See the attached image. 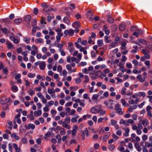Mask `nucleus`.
<instances>
[{
    "label": "nucleus",
    "mask_w": 152,
    "mask_h": 152,
    "mask_svg": "<svg viewBox=\"0 0 152 152\" xmlns=\"http://www.w3.org/2000/svg\"><path fill=\"white\" fill-rule=\"evenodd\" d=\"M90 112L94 114L99 113L100 116L104 115L106 113V111L102 108V106L100 105H98L92 107L90 109Z\"/></svg>",
    "instance_id": "obj_1"
},
{
    "label": "nucleus",
    "mask_w": 152,
    "mask_h": 152,
    "mask_svg": "<svg viewBox=\"0 0 152 152\" xmlns=\"http://www.w3.org/2000/svg\"><path fill=\"white\" fill-rule=\"evenodd\" d=\"M10 101V98H7L5 96H2L0 98V103L2 104H5L6 103L8 104Z\"/></svg>",
    "instance_id": "obj_2"
},
{
    "label": "nucleus",
    "mask_w": 152,
    "mask_h": 152,
    "mask_svg": "<svg viewBox=\"0 0 152 152\" xmlns=\"http://www.w3.org/2000/svg\"><path fill=\"white\" fill-rule=\"evenodd\" d=\"M115 110L116 113L119 115H123L124 113V112L122 111V109L121 107V105L119 104H115Z\"/></svg>",
    "instance_id": "obj_3"
},
{
    "label": "nucleus",
    "mask_w": 152,
    "mask_h": 152,
    "mask_svg": "<svg viewBox=\"0 0 152 152\" xmlns=\"http://www.w3.org/2000/svg\"><path fill=\"white\" fill-rule=\"evenodd\" d=\"M113 100L110 99H109L108 102L107 101H105L104 102V104L106 105V106H107V107L110 109H113Z\"/></svg>",
    "instance_id": "obj_4"
},
{
    "label": "nucleus",
    "mask_w": 152,
    "mask_h": 152,
    "mask_svg": "<svg viewBox=\"0 0 152 152\" xmlns=\"http://www.w3.org/2000/svg\"><path fill=\"white\" fill-rule=\"evenodd\" d=\"M74 31L72 29L66 30L64 31V33L66 35H69L70 36H72L74 34Z\"/></svg>",
    "instance_id": "obj_5"
},
{
    "label": "nucleus",
    "mask_w": 152,
    "mask_h": 152,
    "mask_svg": "<svg viewBox=\"0 0 152 152\" xmlns=\"http://www.w3.org/2000/svg\"><path fill=\"white\" fill-rule=\"evenodd\" d=\"M86 134V137H88V131L87 128L86 129V130L82 131L81 136L82 137L83 140H85Z\"/></svg>",
    "instance_id": "obj_6"
},
{
    "label": "nucleus",
    "mask_w": 152,
    "mask_h": 152,
    "mask_svg": "<svg viewBox=\"0 0 152 152\" xmlns=\"http://www.w3.org/2000/svg\"><path fill=\"white\" fill-rule=\"evenodd\" d=\"M44 10L46 12L47 14H50L52 9L49 6H46L44 8Z\"/></svg>",
    "instance_id": "obj_7"
},
{
    "label": "nucleus",
    "mask_w": 152,
    "mask_h": 152,
    "mask_svg": "<svg viewBox=\"0 0 152 152\" xmlns=\"http://www.w3.org/2000/svg\"><path fill=\"white\" fill-rule=\"evenodd\" d=\"M137 78L141 83L144 82L145 80V77H142V76L141 74H139L137 76Z\"/></svg>",
    "instance_id": "obj_8"
},
{
    "label": "nucleus",
    "mask_w": 152,
    "mask_h": 152,
    "mask_svg": "<svg viewBox=\"0 0 152 152\" xmlns=\"http://www.w3.org/2000/svg\"><path fill=\"white\" fill-rule=\"evenodd\" d=\"M25 127L26 129L27 130H29L30 129H33L35 128V126L34 124H28L27 126L26 125Z\"/></svg>",
    "instance_id": "obj_9"
},
{
    "label": "nucleus",
    "mask_w": 152,
    "mask_h": 152,
    "mask_svg": "<svg viewBox=\"0 0 152 152\" xmlns=\"http://www.w3.org/2000/svg\"><path fill=\"white\" fill-rule=\"evenodd\" d=\"M78 126L75 125L73 126V129L72 131V134L73 136H75L76 133V130L78 129Z\"/></svg>",
    "instance_id": "obj_10"
},
{
    "label": "nucleus",
    "mask_w": 152,
    "mask_h": 152,
    "mask_svg": "<svg viewBox=\"0 0 152 152\" xmlns=\"http://www.w3.org/2000/svg\"><path fill=\"white\" fill-rule=\"evenodd\" d=\"M88 69L89 72V71H92V72H91L89 73L90 75H94L96 72V71L94 70V68L92 66H89Z\"/></svg>",
    "instance_id": "obj_11"
},
{
    "label": "nucleus",
    "mask_w": 152,
    "mask_h": 152,
    "mask_svg": "<svg viewBox=\"0 0 152 152\" xmlns=\"http://www.w3.org/2000/svg\"><path fill=\"white\" fill-rule=\"evenodd\" d=\"M126 28V26L125 24H120L119 26V30L121 31H124Z\"/></svg>",
    "instance_id": "obj_12"
},
{
    "label": "nucleus",
    "mask_w": 152,
    "mask_h": 152,
    "mask_svg": "<svg viewBox=\"0 0 152 152\" xmlns=\"http://www.w3.org/2000/svg\"><path fill=\"white\" fill-rule=\"evenodd\" d=\"M125 132L124 133V136L125 137H128L129 136V132L130 130L129 128H126L125 130Z\"/></svg>",
    "instance_id": "obj_13"
},
{
    "label": "nucleus",
    "mask_w": 152,
    "mask_h": 152,
    "mask_svg": "<svg viewBox=\"0 0 152 152\" xmlns=\"http://www.w3.org/2000/svg\"><path fill=\"white\" fill-rule=\"evenodd\" d=\"M92 15V13L90 11H89L87 14V17H88L90 20H92L93 19V18L91 17L93 16Z\"/></svg>",
    "instance_id": "obj_14"
},
{
    "label": "nucleus",
    "mask_w": 152,
    "mask_h": 152,
    "mask_svg": "<svg viewBox=\"0 0 152 152\" xmlns=\"http://www.w3.org/2000/svg\"><path fill=\"white\" fill-rule=\"evenodd\" d=\"M45 66L46 64L45 62H43L42 63H41L39 66V67L41 69L43 70L45 69Z\"/></svg>",
    "instance_id": "obj_15"
},
{
    "label": "nucleus",
    "mask_w": 152,
    "mask_h": 152,
    "mask_svg": "<svg viewBox=\"0 0 152 152\" xmlns=\"http://www.w3.org/2000/svg\"><path fill=\"white\" fill-rule=\"evenodd\" d=\"M118 44V43L115 42H112L111 43V45L109 46V48L110 49L112 48H114Z\"/></svg>",
    "instance_id": "obj_16"
},
{
    "label": "nucleus",
    "mask_w": 152,
    "mask_h": 152,
    "mask_svg": "<svg viewBox=\"0 0 152 152\" xmlns=\"http://www.w3.org/2000/svg\"><path fill=\"white\" fill-rule=\"evenodd\" d=\"M63 127L67 129H70L71 128V127L69 125L67 124L65 122H64L62 124Z\"/></svg>",
    "instance_id": "obj_17"
},
{
    "label": "nucleus",
    "mask_w": 152,
    "mask_h": 152,
    "mask_svg": "<svg viewBox=\"0 0 152 152\" xmlns=\"http://www.w3.org/2000/svg\"><path fill=\"white\" fill-rule=\"evenodd\" d=\"M63 21L65 23H66L68 25H69L70 24V22L69 20L67 17H65L64 18H63Z\"/></svg>",
    "instance_id": "obj_18"
},
{
    "label": "nucleus",
    "mask_w": 152,
    "mask_h": 152,
    "mask_svg": "<svg viewBox=\"0 0 152 152\" xmlns=\"http://www.w3.org/2000/svg\"><path fill=\"white\" fill-rule=\"evenodd\" d=\"M149 123L148 120L146 119H145L142 121V124L144 126H146Z\"/></svg>",
    "instance_id": "obj_19"
},
{
    "label": "nucleus",
    "mask_w": 152,
    "mask_h": 152,
    "mask_svg": "<svg viewBox=\"0 0 152 152\" xmlns=\"http://www.w3.org/2000/svg\"><path fill=\"white\" fill-rule=\"evenodd\" d=\"M6 43L7 48L9 49L12 48L13 46L12 43L9 41H7L6 42Z\"/></svg>",
    "instance_id": "obj_20"
},
{
    "label": "nucleus",
    "mask_w": 152,
    "mask_h": 152,
    "mask_svg": "<svg viewBox=\"0 0 152 152\" xmlns=\"http://www.w3.org/2000/svg\"><path fill=\"white\" fill-rule=\"evenodd\" d=\"M31 19V17L29 15H26L24 18V20L28 22Z\"/></svg>",
    "instance_id": "obj_21"
},
{
    "label": "nucleus",
    "mask_w": 152,
    "mask_h": 152,
    "mask_svg": "<svg viewBox=\"0 0 152 152\" xmlns=\"http://www.w3.org/2000/svg\"><path fill=\"white\" fill-rule=\"evenodd\" d=\"M107 21L108 23H113L114 21L113 18L111 17H109L107 18Z\"/></svg>",
    "instance_id": "obj_22"
},
{
    "label": "nucleus",
    "mask_w": 152,
    "mask_h": 152,
    "mask_svg": "<svg viewBox=\"0 0 152 152\" xmlns=\"http://www.w3.org/2000/svg\"><path fill=\"white\" fill-rule=\"evenodd\" d=\"M35 116H36L37 117L39 116L42 115V111L41 110H39L38 111H35L34 112Z\"/></svg>",
    "instance_id": "obj_23"
},
{
    "label": "nucleus",
    "mask_w": 152,
    "mask_h": 152,
    "mask_svg": "<svg viewBox=\"0 0 152 152\" xmlns=\"http://www.w3.org/2000/svg\"><path fill=\"white\" fill-rule=\"evenodd\" d=\"M11 90L13 92H15L18 91V88L17 86H14L12 87Z\"/></svg>",
    "instance_id": "obj_24"
},
{
    "label": "nucleus",
    "mask_w": 152,
    "mask_h": 152,
    "mask_svg": "<svg viewBox=\"0 0 152 152\" xmlns=\"http://www.w3.org/2000/svg\"><path fill=\"white\" fill-rule=\"evenodd\" d=\"M51 135V133L50 132H48L46 133L44 136V139L46 140H48V137H50Z\"/></svg>",
    "instance_id": "obj_25"
},
{
    "label": "nucleus",
    "mask_w": 152,
    "mask_h": 152,
    "mask_svg": "<svg viewBox=\"0 0 152 152\" xmlns=\"http://www.w3.org/2000/svg\"><path fill=\"white\" fill-rule=\"evenodd\" d=\"M119 66L120 67V70L123 72H125L126 71V70L123 67V65L121 63H119Z\"/></svg>",
    "instance_id": "obj_26"
},
{
    "label": "nucleus",
    "mask_w": 152,
    "mask_h": 152,
    "mask_svg": "<svg viewBox=\"0 0 152 152\" xmlns=\"http://www.w3.org/2000/svg\"><path fill=\"white\" fill-rule=\"evenodd\" d=\"M23 40L27 44H28L29 43V41L31 40V38L29 37H25L23 38Z\"/></svg>",
    "instance_id": "obj_27"
},
{
    "label": "nucleus",
    "mask_w": 152,
    "mask_h": 152,
    "mask_svg": "<svg viewBox=\"0 0 152 152\" xmlns=\"http://www.w3.org/2000/svg\"><path fill=\"white\" fill-rule=\"evenodd\" d=\"M20 141L23 144H27V139L26 137L22 138L21 139Z\"/></svg>",
    "instance_id": "obj_28"
},
{
    "label": "nucleus",
    "mask_w": 152,
    "mask_h": 152,
    "mask_svg": "<svg viewBox=\"0 0 152 152\" xmlns=\"http://www.w3.org/2000/svg\"><path fill=\"white\" fill-rule=\"evenodd\" d=\"M139 42L145 45L146 44V41L143 39H138Z\"/></svg>",
    "instance_id": "obj_29"
},
{
    "label": "nucleus",
    "mask_w": 152,
    "mask_h": 152,
    "mask_svg": "<svg viewBox=\"0 0 152 152\" xmlns=\"http://www.w3.org/2000/svg\"><path fill=\"white\" fill-rule=\"evenodd\" d=\"M22 21V20L20 18L15 19L14 20V22L15 23L18 24Z\"/></svg>",
    "instance_id": "obj_30"
},
{
    "label": "nucleus",
    "mask_w": 152,
    "mask_h": 152,
    "mask_svg": "<svg viewBox=\"0 0 152 152\" xmlns=\"http://www.w3.org/2000/svg\"><path fill=\"white\" fill-rule=\"evenodd\" d=\"M35 42L36 43H43V41L42 39L41 38H38L36 39L35 40Z\"/></svg>",
    "instance_id": "obj_31"
},
{
    "label": "nucleus",
    "mask_w": 152,
    "mask_h": 152,
    "mask_svg": "<svg viewBox=\"0 0 152 152\" xmlns=\"http://www.w3.org/2000/svg\"><path fill=\"white\" fill-rule=\"evenodd\" d=\"M118 150L121 152H124V148L122 145H121L118 148Z\"/></svg>",
    "instance_id": "obj_32"
},
{
    "label": "nucleus",
    "mask_w": 152,
    "mask_h": 152,
    "mask_svg": "<svg viewBox=\"0 0 152 152\" xmlns=\"http://www.w3.org/2000/svg\"><path fill=\"white\" fill-rule=\"evenodd\" d=\"M127 43L126 42H123L121 44V49L122 50H124L126 48L125 46L126 45Z\"/></svg>",
    "instance_id": "obj_33"
},
{
    "label": "nucleus",
    "mask_w": 152,
    "mask_h": 152,
    "mask_svg": "<svg viewBox=\"0 0 152 152\" xmlns=\"http://www.w3.org/2000/svg\"><path fill=\"white\" fill-rule=\"evenodd\" d=\"M37 20L36 19H34L33 20L31 23V25L33 27H34L37 25Z\"/></svg>",
    "instance_id": "obj_34"
},
{
    "label": "nucleus",
    "mask_w": 152,
    "mask_h": 152,
    "mask_svg": "<svg viewBox=\"0 0 152 152\" xmlns=\"http://www.w3.org/2000/svg\"><path fill=\"white\" fill-rule=\"evenodd\" d=\"M97 43L99 47H101L102 46V44L103 43V40L102 39L98 40Z\"/></svg>",
    "instance_id": "obj_35"
},
{
    "label": "nucleus",
    "mask_w": 152,
    "mask_h": 152,
    "mask_svg": "<svg viewBox=\"0 0 152 152\" xmlns=\"http://www.w3.org/2000/svg\"><path fill=\"white\" fill-rule=\"evenodd\" d=\"M115 148V146L113 144L110 145L108 146V148L111 151H113Z\"/></svg>",
    "instance_id": "obj_36"
},
{
    "label": "nucleus",
    "mask_w": 152,
    "mask_h": 152,
    "mask_svg": "<svg viewBox=\"0 0 152 152\" xmlns=\"http://www.w3.org/2000/svg\"><path fill=\"white\" fill-rule=\"evenodd\" d=\"M121 102L123 106H126L127 104V103L126 102L125 100L124 99H121Z\"/></svg>",
    "instance_id": "obj_37"
},
{
    "label": "nucleus",
    "mask_w": 152,
    "mask_h": 152,
    "mask_svg": "<svg viewBox=\"0 0 152 152\" xmlns=\"http://www.w3.org/2000/svg\"><path fill=\"white\" fill-rule=\"evenodd\" d=\"M48 93L50 94H53L55 93V91L53 90V89H48Z\"/></svg>",
    "instance_id": "obj_38"
},
{
    "label": "nucleus",
    "mask_w": 152,
    "mask_h": 152,
    "mask_svg": "<svg viewBox=\"0 0 152 152\" xmlns=\"http://www.w3.org/2000/svg\"><path fill=\"white\" fill-rule=\"evenodd\" d=\"M126 89L125 87H123L122 89L121 90V93L122 95H125V93H126Z\"/></svg>",
    "instance_id": "obj_39"
},
{
    "label": "nucleus",
    "mask_w": 152,
    "mask_h": 152,
    "mask_svg": "<svg viewBox=\"0 0 152 152\" xmlns=\"http://www.w3.org/2000/svg\"><path fill=\"white\" fill-rule=\"evenodd\" d=\"M145 146L149 148L152 147V143H149L146 142L145 143Z\"/></svg>",
    "instance_id": "obj_40"
},
{
    "label": "nucleus",
    "mask_w": 152,
    "mask_h": 152,
    "mask_svg": "<svg viewBox=\"0 0 152 152\" xmlns=\"http://www.w3.org/2000/svg\"><path fill=\"white\" fill-rule=\"evenodd\" d=\"M84 78L85 79L84 81V83H87L89 81V78L88 76L85 75L84 76Z\"/></svg>",
    "instance_id": "obj_41"
},
{
    "label": "nucleus",
    "mask_w": 152,
    "mask_h": 152,
    "mask_svg": "<svg viewBox=\"0 0 152 152\" xmlns=\"http://www.w3.org/2000/svg\"><path fill=\"white\" fill-rule=\"evenodd\" d=\"M35 76V74H33L31 73H29L28 74V76L29 78H33Z\"/></svg>",
    "instance_id": "obj_42"
},
{
    "label": "nucleus",
    "mask_w": 152,
    "mask_h": 152,
    "mask_svg": "<svg viewBox=\"0 0 152 152\" xmlns=\"http://www.w3.org/2000/svg\"><path fill=\"white\" fill-rule=\"evenodd\" d=\"M145 64L147 66V67L149 68L150 67V61L148 60L146 61L145 62Z\"/></svg>",
    "instance_id": "obj_43"
},
{
    "label": "nucleus",
    "mask_w": 152,
    "mask_h": 152,
    "mask_svg": "<svg viewBox=\"0 0 152 152\" xmlns=\"http://www.w3.org/2000/svg\"><path fill=\"white\" fill-rule=\"evenodd\" d=\"M61 129L62 130H61L60 132V134L61 135H65L66 134V132L65 131V129L64 128H62Z\"/></svg>",
    "instance_id": "obj_44"
},
{
    "label": "nucleus",
    "mask_w": 152,
    "mask_h": 152,
    "mask_svg": "<svg viewBox=\"0 0 152 152\" xmlns=\"http://www.w3.org/2000/svg\"><path fill=\"white\" fill-rule=\"evenodd\" d=\"M146 94L145 92H139V96H142L143 97H145V96Z\"/></svg>",
    "instance_id": "obj_45"
},
{
    "label": "nucleus",
    "mask_w": 152,
    "mask_h": 152,
    "mask_svg": "<svg viewBox=\"0 0 152 152\" xmlns=\"http://www.w3.org/2000/svg\"><path fill=\"white\" fill-rule=\"evenodd\" d=\"M37 95L41 99H42L44 98V96L43 95H42V93L40 92H38L37 94Z\"/></svg>",
    "instance_id": "obj_46"
},
{
    "label": "nucleus",
    "mask_w": 152,
    "mask_h": 152,
    "mask_svg": "<svg viewBox=\"0 0 152 152\" xmlns=\"http://www.w3.org/2000/svg\"><path fill=\"white\" fill-rule=\"evenodd\" d=\"M82 71L83 73H85L86 74H88L89 72L88 71V69L86 68H85L82 69Z\"/></svg>",
    "instance_id": "obj_47"
},
{
    "label": "nucleus",
    "mask_w": 152,
    "mask_h": 152,
    "mask_svg": "<svg viewBox=\"0 0 152 152\" xmlns=\"http://www.w3.org/2000/svg\"><path fill=\"white\" fill-rule=\"evenodd\" d=\"M130 30L132 31H138L136 27L135 26H132Z\"/></svg>",
    "instance_id": "obj_48"
},
{
    "label": "nucleus",
    "mask_w": 152,
    "mask_h": 152,
    "mask_svg": "<svg viewBox=\"0 0 152 152\" xmlns=\"http://www.w3.org/2000/svg\"><path fill=\"white\" fill-rule=\"evenodd\" d=\"M59 51L61 52V55L63 56L65 55V53L64 51L63 50V49H59Z\"/></svg>",
    "instance_id": "obj_49"
},
{
    "label": "nucleus",
    "mask_w": 152,
    "mask_h": 152,
    "mask_svg": "<svg viewBox=\"0 0 152 152\" xmlns=\"http://www.w3.org/2000/svg\"><path fill=\"white\" fill-rule=\"evenodd\" d=\"M147 112L148 115V117H150V118H152V114L151 110L147 111Z\"/></svg>",
    "instance_id": "obj_50"
},
{
    "label": "nucleus",
    "mask_w": 152,
    "mask_h": 152,
    "mask_svg": "<svg viewBox=\"0 0 152 152\" xmlns=\"http://www.w3.org/2000/svg\"><path fill=\"white\" fill-rule=\"evenodd\" d=\"M21 77V75L20 74H16L15 77V79L17 80L20 78Z\"/></svg>",
    "instance_id": "obj_51"
},
{
    "label": "nucleus",
    "mask_w": 152,
    "mask_h": 152,
    "mask_svg": "<svg viewBox=\"0 0 152 152\" xmlns=\"http://www.w3.org/2000/svg\"><path fill=\"white\" fill-rule=\"evenodd\" d=\"M99 95L97 94H94L92 96V99H97L99 97Z\"/></svg>",
    "instance_id": "obj_52"
},
{
    "label": "nucleus",
    "mask_w": 152,
    "mask_h": 152,
    "mask_svg": "<svg viewBox=\"0 0 152 152\" xmlns=\"http://www.w3.org/2000/svg\"><path fill=\"white\" fill-rule=\"evenodd\" d=\"M27 118H30V119L31 120H33L34 119V118L33 115H27Z\"/></svg>",
    "instance_id": "obj_53"
},
{
    "label": "nucleus",
    "mask_w": 152,
    "mask_h": 152,
    "mask_svg": "<svg viewBox=\"0 0 152 152\" xmlns=\"http://www.w3.org/2000/svg\"><path fill=\"white\" fill-rule=\"evenodd\" d=\"M69 6H70V9H71V12H72V10L75 9V6L73 4H71L69 5Z\"/></svg>",
    "instance_id": "obj_54"
},
{
    "label": "nucleus",
    "mask_w": 152,
    "mask_h": 152,
    "mask_svg": "<svg viewBox=\"0 0 152 152\" xmlns=\"http://www.w3.org/2000/svg\"><path fill=\"white\" fill-rule=\"evenodd\" d=\"M66 67L67 69L69 71H70L71 70L72 66L69 64H67L66 65Z\"/></svg>",
    "instance_id": "obj_55"
},
{
    "label": "nucleus",
    "mask_w": 152,
    "mask_h": 152,
    "mask_svg": "<svg viewBox=\"0 0 152 152\" xmlns=\"http://www.w3.org/2000/svg\"><path fill=\"white\" fill-rule=\"evenodd\" d=\"M99 145L98 143H96L94 144V148L95 149H97L99 148Z\"/></svg>",
    "instance_id": "obj_56"
},
{
    "label": "nucleus",
    "mask_w": 152,
    "mask_h": 152,
    "mask_svg": "<svg viewBox=\"0 0 152 152\" xmlns=\"http://www.w3.org/2000/svg\"><path fill=\"white\" fill-rule=\"evenodd\" d=\"M75 44L77 48L78 49H80L82 47V46L79 44L78 42H75Z\"/></svg>",
    "instance_id": "obj_57"
},
{
    "label": "nucleus",
    "mask_w": 152,
    "mask_h": 152,
    "mask_svg": "<svg viewBox=\"0 0 152 152\" xmlns=\"http://www.w3.org/2000/svg\"><path fill=\"white\" fill-rule=\"evenodd\" d=\"M111 122L112 125L114 126L117 123V121L113 119H112L111 121Z\"/></svg>",
    "instance_id": "obj_58"
},
{
    "label": "nucleus",
    "mask_w": 152,
    "mask_h": 152,
    "mask_svg": "<svg viewBox=\"0 0 152 152\" xmlns=\"http://www.w3.org/2000/svg\"><path fill=\"white\" fill-rule=\"evenodd\" d=\"M51 113L53 115H55L56 113V111L54 109H52L51 110Z\"/></svg>",
    "instance_id": "obj_59"
},
{
    "label": "nucleus",
    "mask_w": 152,
    "mask_h": 152,
    "mask_svg": "<svg viewBox=\"0 0 152 152\" xmlns=\"http://www.w3.org/2000/svg\"><path fill=\"white\" fill-rule=\"evenodd\" d=\"M38 12V10L37 8H35L34 9V13L35 15H37Z\"/></svg>",
    "instance_id": "obj_60"
},
{
    "label": "nucleus",
    "mask_w": 152,
    "mask_h": 152,
    "mask_svg": "<svg viewBox=\"0 0 152 152\" xmlns=\"http://www.w3.org/2000/svg\"><path fill=\"white\" fill-rule=\"evenodd\" d=\"M116 134L117 135H118L119 136H121L122 135V132L121 130H119L117 131L116 132Z\"/></svg>",
    "instance_id": "obj_61"
},
{
    "label": "nucleus",
    "mask_w": 152,
    "mask_h": 152,
    "mask_svg": "<svg viewBox=\"0 0 152 152\" xmlns=\"http://www.w3.org/2000/svg\"><path fill=\"white\" fill-rule=\"evenodd\" d=\"M49 34L51 36H54V32L52 31L51 29L49 30Z\"/></svg>",
    "instance_id": "obj_62"
},
{
    "label": "nucleus",
    "mask_w": 152,
    "mask_h": 152,
    "mask_svg": "<svg viewBox=\"0 0 152 152\" xmlns=\"http://www.w3.org/2000/svg\"><path fill=\"white\" fill-rule=\"evenodd\" d=\"M0 116L2 118H4L5 116V112L4 111H2L1 113Z\"/></svg>",
    "instance_id": "obj_63"
},
{
    "label": "nucleus",
    "mask_w": 152,
    "mask_h": 152,
    "mask_svg": "<svg viewBox=\"0 0 152 152\" xmlns=\"http://www.w3.org/2000/svg\"><path fill=\"white\" fill-rule=\"evenodd\" d=\"M2 72L4 74H7L8 72V70L7 68H5L4 69Z\"/></svg>",
    "instance_id": "obj_64"
}]
</instances>
